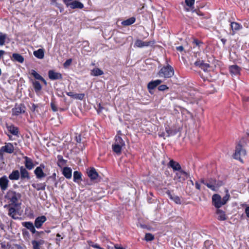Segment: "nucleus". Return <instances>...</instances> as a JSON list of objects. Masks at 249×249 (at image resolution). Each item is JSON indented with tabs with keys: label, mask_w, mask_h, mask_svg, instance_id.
Listing matches in <instances>:
<instances>
[{
	"label": "nucleus",
	"mask_w": 249,
	"mask_h": 249,
	"mask_svg": "<svg viewBox=\"0 0 249 249\" xmlns=\"http://www.w3.org/2000/svg\"><path fill=\"white\" fill-rule=\"evenodd\" d=\"M21 196L20 193L12 190H9L5 195V198L7 200L9 203L8 205H9V206H20L21 204L18 202V201Z\"/></svg>",
	"instance_id": "f257e3e1"
},
{
	"label": "nucleus",
	"mask_w": 249,
	"mask_h": 249,
	"mask_svg": "<svg viewBox=\"0 0 249 249\" xmlns=\"http://www.w3.org/2000/svg\"><path fill=\"white\" fill-rule=\"evenodd\" d=\"M121 131L117 132V134L115 137V142L112 145L113 151L118 155L122 153V148L125 146V142L122 138Z\"/></svg>",
	"instance_id": "f03ea898"
},
{
	"label": "nucleus",
	"mask_w": 249,
	"mask_h": 249,
	"mask_svg": "<svg viewBox=\"0 0 249 249\" xmlns=\"http://www.w3.org/2000/svg\"><path fill=\"white\" fill-rule=\"evenodd\" d=\"M158 74L160 77H163L165 78H170L174 75V70L171 66L167 65L166 66L163 67L159 71Z\"/></svg>",
	"instance_id": "7ed1b4c3"
},
{
	"label": "nucleus",
	"mask_w": 249,
	"mask_h": 249,
	"mask_svg": "<svg viewBox=\"0 0 249 249\" xmlns=\"http://www.w3.org/2000/svg\"><path fill=\"white\" fill-rule=\"evenodd\" d=\"M246 151L243 148V146L238 143L235 147V152L233 154V157L234 159L239 160L241 163H243L244 161L241 158V156L246 155Z\"/></svg>",
	"instance_id": "20e7f679"
},
{
	"label": "nucleus",
	"mask_w": 249,
	"mask_h": 249,
	"mask_svg": "<svg viewBox=\"0 0 249 249\" xmlns=\"http://www.w3.org/2000/svg\"><path fill=\"white\" fill-rule=\"evenodd\" d=\"M5 208H7L8 210V214L11 216L13 219H17L18 218L17 216L18 214V211L20 206H15L14 205L9 206V205H5Z\"/></svg>",
	"instance_id": "39448f33"
},
{
	"label": "nucleus",
	"mask_w": 249,
	"mask_h": 249,
	"mask_svg": "<svg viewBox=\"0 0 249 249\" xmlns=\"http://www.w3.org/2000/svg\"><path fill=\"white\" fill-rule=\"evenodd\" d=\"M189 174L181 169L177 172L175 176V179L178 182H183L189 177Z\"/></svg>",
	"instance_id": "423d86ee"
},
{
	"label": "nucleus",
	"mask_w": 249,
	"mask_h": 249,
	"mask_svg": "<svg viewBox=\"0 0 249 249\" xmlns=\"http://www.w3.org/2000/svg\"><path fill=\"white\" fill-rule=\"evenodd\" d=\"M25 112V107L24 104H20L18 106L17 105L12 109V114L13 116H18L20 114L24 113Z\"/></svg>",
	"instance_id": "0eeeda50"
},
{
	"label": "nucleus",
	"mask_w": 249,
	"mask_h": 249,
	"mask_svg": "<svg viewBox=\"0 0 249 249\" xmlns=\"http://www.w3.org/2000/svg\"><path fill=\"white\" fill-rule=\"evenodd\" d=\"M24 166L19 167L20 178L22 180H29L31 179L30 173Z\"/></svg>",
	"instance_id": "6e6552de"
},
{
	"label": "nucleus",
	"mask_w": 249,
	"mask_h": 249,
	"mask_svg": "<svg viewBox=\"0 0 249 249\" xmlns=\"http://www.w3.org/2000/svg\"><path fill=\"white\" fill-rule=\"evenodd\" d=\"M212 203L213 205L217 209H219L223 203L222 202L221 196L218 194H214L212 196Z\"/></svg>",
	"instance_id": "1a4fd4ad"
},
{
	"label": "nucleus",
	"mask_w": 249,
	"mask_h": 249,
	"mask_svg": "<svg viewBox=\"0 0 249 249\" xmlns=\"http://www.w3.org/2000/svg\"><path fill=\"white\" fill-rule=\"evenodd\" d=\"M49 78L51 80H62V74L58 72H56L53 70H49L48 72Z\"/></svg>",
	"instance_id": "9d476101"
},
{
	"label": "nucleus",
	"mask_w": 249,
	"mask_h": 249,
	"mask_svg": "<svg viewBox=\"0 0 249 249\" xmlns=\"http://www.w3.org/2000/svg\"><path fill=\"white\" fill-rule=\"evenodd\" d=\"M7 130L12 135L18 137L19 128L18 127L15 126L13 124H5Z\"/></svg>",
	"instance_id": "9b49d317"
},
{
	"label": "nucleus",
	"mask_w": 249,
	"mask_h": 249,
	"mask_svg": "<svg viewBox=\"0 0 249 249\" xmlns=\"http://www.w3.org/2000/svg\"><path fill=\"white\" fill-rule=\"evenodd\" d=\"M9 181L6 176L4 175L0 178V188L1 191H4L7 189L9 186Z\"/></svg>",
	"instance_id": "f8f14e48"
},
{
	"label": "nucleus",
	"mask_w": 249,
	"mask_h": 249,
	"mask_svg": "<svg viewBox=\"0 0 249 249\" xmlns=\"http://www.w3.org/2000/svg\"><path fill=\"white\" fill-rule=\"evenodd\" d=\"M87 173L91 180H95L99 177L98 172L94 167H90L87 169Z\"/></svg>",
	"instance_id": "ddd939ff"
},
{
	"label": "nucleus",
	"mask_w": 249,
	"mask_h": 249,
	"mask_svg": "<svg viewBox=\"0 0 249 249\" xmlns=\"http://www.w3.org/2000/svg\"><path fill=\"white\" fill-rule=\"evenodd\" d=\"M47 220V218L45 215H42L37 217L35 220V226L37 229H40Z\"/></svg>",
	"instance_id": "4468645a"
},
{
	"label": "nucleus",
	"mask_w": 249,
	"mask_h": 249,
	"mask_svg": "<svg viewBox=\"0 0 249 249\" xmlns=\"http://www.w3.org/2000/svg\"><path fill=\"white\" fill-rule=\"evenodd\" d=\"M29 73L32 75L36 80H40L44 84L45 86L47 85V82L46 80L41 75L38 73L35 70L32 69L30 70Z\"/></svg>",
	"instance_id": "2eb2a0df"
},
{
	"label": "nucleus",
	"mask_w": 249,
	"mask_h": 249,
	"mask_svg": "<svg viewBox=\"0 0 249 249\" xmlns=\"http://www.w3.org/2000/svg\"><path fill=\"white\" fill-rule=\"evenodd\" d=\"M196 67H198L203 70L204 71H207L208 69L210 67V65L208 63H205L203 60H197L195 63Z\"/></svg>",
	"instance_id": "dca6fc26"
},
{
	"label": "nucleus",
	"mask_w": 249,
	"mask_h": 249,
	"mask_svg": "<svg viewBox=\"0 0 249 249\" xmlns=\"http://www.w3.org/2000/svg\"><path fill=\"white\" fill-rule=\"evenodd\" d=\"M154 41H143L141 39H137L135 43V46L138 48L147 47L154 44Z\"/></svg>",
	"instance_id": "f3484780"
},
{
	"label": "nucleus",
	"mask_w": 249,
	"mask_h": 249,
	"mask_svg": "<svg viewBox=\"0 0 249 249\" xmlns=\"http://www.w3.org/2000/svg\"><path fill=\"white\" fill-rule=\"evenodd\" d=\"M23 159L25 160L24 162L25 165L24 167L29 170L33 169L35 166V165L33 163V160L32 159L27 156H24Z\"/></svg>",
	"instance_id": "a211bd4d"
},
{
	"label": "nucleus",
	"mask_w": 249,
	"mask_h": 249,
	"mask_svg": "<svg viewBox=\"0 0 249 249\" xmlns=\"http://www.w3.org/2000/svg\"><path fill=\"white\" fill-rule=\"evenodd\" d=\"M229 69V71L232 76H236L240 74L241 68L236 65L230 66Z\"/></svg>",
	"instance_id": "6ab92c4d"
},
{
	"label": "nucleus",
	"mask_w": 249,
	"mask_h": 249,
	"mask_svg": "<svg viewBox=\"0 0 249 249\" xmlns=\"http://www.w3.org/2000/svg\"><path fill=\"white\" fill-rule=\"evenodd\" d=\"M68 6H70V7L71 9H82L84 8V5L80 1L74 0L69 3L68 2V4H66Z\"/></svg>",
	"instance_id": "aec40b11"
},
{
	"label": "nucleus",
	"mask_w": 249,
	"mask_h": 249,
	"mask_svg": "<svg viewBox=\"0 0 249 249\" xmlns=\"http://www.w3.org/2000/svg\"><path fill=\"white\" fill-rule=\"evenodd\" d=\"M168 166L171 167L174 171H178L182 169L180 164L173 160H171L169 161Z\"/></svg>",
	"instance_id": "412c9836"
},
{
	"label": "nucleus",
	"mask_w": 249,
	"mask_h": 249,
	"mask_svg": "<svg viewBox=\"0 0 249 249\" xmlns=\"http://www.w3.org/2000/svg\"><path fill=\"white\" fill-rule=\"evenodd\" d=\"M20 178V173L18 170H13L8 176L11 180H18Z\"/></svg>",
	"instance_id": "4be33fe9"
},
{
	"label": "nucleus",
	"mask_w": 249,
	"mask_h": 249,
	"mask_svg": "<svg viewBox=\"0 0 249 249\" xmlns=\"http://www.w3.org/2000/svg\"><path fill=\"white\" fill-rule=\"evenodd\" d=\"M22 225L24 227L29 230L32 233L34 234L36 231L35 229L36 227L35 226V224L34 225L32 222H25L22 223Z\"/></svg>",
	"instance_id": "5701e85b"
},
{
	"label": "nucleus",
	"mask_w": 249,
	"mask_h": 249,
	"mask_svg": "<svg viewBox=\"0 0 249 249\" xmlns=\"http://www.w3.org/2000/svg\"><path fill=\"white\" fill-rule=\"evenodd\" d=\"M217 215V219L220 221H224L227 219L228 216L226 215L225 212L222 210L217 209L216 211Z\"/></svg>",
	"instance_id": "b1692460"
},
{
	"label": "nucleus",
	"mask_w": 249,
	"mask_h": 249,
	"mask_svg": "<svg viewBox=\"0 0 249 249\" xmlns=\"http://www.w3.org/2000/svg\"><path fill=\"white\" fill-rule=\"evenodd\" d=\"M162 81L161 80L157 79L154 81H151L148 83L147 85V89L149 90L154 89H155L158 85L160 84Z\"/></svg>",
	"instance_id": "393cba45"
},
{
	"label": "nucleus",
	"mask_w": 249,
	"mask_h": 249,
	"mask_svg": "<svg viewBox=\"0 0 249 249\" xmlns=\"http://www.w3.org/2000/svg\"><path fill=\"white\" fill-rule=\"evenodd\" d=\"M44 243L45 241L43 239L32 240V245L33 246V249H41V246Z\"/></svg>",
	"instance_id": "a878e982"
},
{
	"label": "nucleus",
	"mask_w": 249,
	"mask_h": 249,
	"mask_svg": "<svg viewBox=\"0 0 249 249\" xmlns=\"http://www.w3.org/2000/svg\"><path fill=\"white\" fill-rule=\"evenodd\" d=\"M2 149L7 153L11 154L14 152V147L12 143L8 142L2 146Z\"/></svg>",
	"instance_id": "bb28decb"
},
{
	"label": "nucleus",
	"mask_w": 249,
	"mask_h": 249,
	"mask_svg": "<svg viewBox=\"0 0 249 249\" xmlns=\"http://www.w3.org/2000/svg\"><path fill=\"white\" fill-rule=\"evenodd\" d=\"M231 28L232 30V35H234L235 32L239 31L242 28V25L236 22H231Z\"/></svg>",
	"instance_id": "cd10ccee"
},
{
	"label": "nucleus",
	"mask_w": 249,
	"mask_h": 249,
	"mask_svg": "<svg viewBox=\"0 0 249 249\" xmlns=\"http://www.w3.org/2000/svg\"><path fill=\"white\" fill-rule=\"evenodd\" d=\"M166 193L171 200L174 201L177 204H181V202L179 196L172 195V193L169 190L166 191Z\"/></svg>",
	"instance_id": "c85d7f7f"
},
{
	"label": "nucleus",
	"mask_w": 249,
	"mask_h": 249,
	"mask_svg": "<svg viewBox=\"0 0 249 249\" xmlns=\"http://www.w3.org/2000/svg\"><path fill=\"white\" fill-rule=\"evenodd\" d=\"M12 60L18 62L20 63H22L24 62V58L20 54L17 53H14L12 54L11 57Z\"/></svg>",
	"instance_id": "c756f323"
},
{
	"label": "nucleus",
	"mask_w": 249,
	"mask_h": 249,
	"mask_svg": "<svg viewBox=\"0 0 249 249\" xmlns=\"http://www.w3.org/2000/svg\"><path fill=\"white\" fill-rule=\"evenodd\" d=\"M34 173L38 179H41L46 176V174L39 167H36L34 170Z\"/></svg>",
	"instance_id": "7c9ffc66"
},
{
	"label": "nucleus",
	"mask_w": 249,
	"mask_h": 249,
	"mask_svg": "<svg viewBox=\"0 0 249 249\" xmlns=\"http://www.w3.org/2000/svg\"><path fill=\"white\" fill-rule=\"evenodd\" d=\"M82 175L80 172L75 171L73 172V180L74 182L79 183L82 181Z\"/></svg>",
	"instance_id": "2f4dec72"
},
{
	"label": "nucleus",
	"mask_w": 249,
	"mask_h": 249,
	"mask_svg": "<svg viewBox=\"0 0 249 249\" xmlns=\"http://www.w3.org/2000/svg\"><path fill=\"white\" fill-rule=\"evenodd\" d=\"M62 174L66 178L70 179L72 176V169L70 167H65L63 169Z\"/></svg>",
	"instance_id": "473e14b6"
},
{
	"label": "nucleus",
	"mask_w": 249,
	"mask_h": 249,
	"mask_svg": "<svg viewBox=\"0 0 249 249\" xmlns=\"http://www.w3.org/2000/svg\"><path fill=\"white\" fill-rule=\"evenodd\" d=\"M136 18L134 17H131L126 20H123L121 22V24L124 26H130L135 22Z\"/></svg>",
	"instance_id": "72a5a7b5"
},
{
	"label": "nucleus",
	"mask_w": 249,
	"mask_h": 249,
	"mask_svg": "<svg viewBox=\"0 0 249 249\" xmlns=\"http://www.w3.org/2000/svg\"><path fill=\"white\" fill-rule=\"evenodd\" d=\"M33 87L36 93H39L42 89V86L37 81H34L32 82Z\"/></svg>",
	"instance_id": "f704fd0d"
},
{
	"label": "nucleus",
	"mask_w": 249,
	"mask_h": 249,
	"mask_svg": "<svg viewBox=\"0 0 249 249\" xmlns=\"http://www.w3.org/2000/svg\"><path fill=\"white\" fill-rule=\"evenodd\" d=\"M34 55L38 59H42L44 57V52L43 49H39L34 52Z\"/></svg>",
	"instance_id": "c9c22d12"
},
{
	"label": "nucleus",
	"mask_w": 249,
	"mask_h": 249,
	"mask_svg": "<svg viewBox=\"0 0 249 249\" xmlns=\"http://www.w3.org/2000/svg\"><path fill=\"white\" fill-rule=\"evenodd\" d=\"M104 74V72L102 70L98 68H94L91 71L90 74L92 76H98L102 75Z\"/></svg>",
	"instance_id": "e433bc0d"
},
{
	"label": "nucleus",
	"mask_w": 249,
	"mask_h": 249,
	"mask_svg": "<svg viewBox=\"0 0 249 249\" xmlns=\"http://www.w3.org/2000/svg\"><path fill=\"white\" fill-rule=\"evenodd\" d=\"M57 165L59 167H62L64 166L67 163V160L63 159V156L60 155H58L57 156Z\"/></svg>",
	"instance_id": "4c0bfd02"
},
{
	"label": "nucleus",
	"mask_w": 249,
	"mask_h": 249,
	"mask_svg": "<svg viewBox=\"0 0 249 249\" xmlns=\"http://www.w3.org/2000/svg\"><path fill=\"white\" fill-rule=\"evenodd\" d=\"M32 186L34 188H36L38 191L44 190L46 188V184L45 183H38L36 185H35V184H33Z\"/></svg>",
	"instance_id": "58836bf2"
},
{
	"label": "nucleus",
	"mask_w": 249,
	"mask_h": 249,
	"mask_svg": "<svg viewBox=\"0 0 249 249\" xmlns=\"http://www.w3.org/2000/svg\"><path fill=\"white\" fill-rule=\"evenodd\" d=\"M200 181L201 183L206 185L208 188H210L212 190H215V187L213 183V184L208 183V182H206L204 178H201Z\"/></svg>",
	"instance_id": "ea45409f"
},
{
	"label": "nucleus",
	"mask_w": 249,
	"mask_h": 249,
	"mask_svg": "<svg viewBox=\"0 0 249 249\" xmlns=\"http://www.w3.org/2000/svg\"><path fill=\"white\" fill-rule=\"evenodd\" d=\"M6 38V35L0 32V46H3L4 44Z\"/></svg>",
	"instance_id": "a19ab883"
},
{
	"label": "nucleus",
	"mask_w": 249,
	"mask_h": 249,
	"mask_svg": "<svg viewBox=\"0 0 249 249\" xmlns=\"http://www.w3.org/2000/svg\"><path fill=\"white\" fill-rule=\"evenodd\" d=\"M154 239V236L152 234L150 233H147L145 234V240L146 241H151L153 240Z\"/></svg>",
	"instance_id": "79ce46f5"
},
{
	"label": "nucleus",
	"mask_w": 249,
	"mask_h": 249,
	"mask_svg": "<svg viewBox=\"0 0 249 249\" xmlns=\"http://www.w3.org/2000/svg\"><path fill=\"white\" fill-rule=\"evenodd\" d=\"M98 108L96 109L97 112L98 114H100L102 112L103 110L106 109V110H107V109H106L104 107H103L101 103H99L97 105Z\"/></svg>",
	"instance_id": "37998d69"
},
{
	"label": "nucleus",
	"mask_w": 249,
	"mask_h": 249,
	"mask_svg": "<svg viewBox=\"0 0 249 249\" xmlns=\"http://www.w3.org/2000/svg\"><path fill=\"white\" fill-rule=\"evenodd\" d=\"M165 131L167 134L166 135L167 137H169L171 135H174L175 134V133L173 131L171 130L169 127H166L165 128Z\"/></svg>",
	"instance_id": "c03bdc74"
},
{
	"label": "nucleus",
	"mask_w": 249,
	"mask_h": 249,
	"mask_svg": "<svg viewBox=\"0 0 249 249\" xmlns=\"http://www.w3.org/2000/svg\"><path fill=\"white\" fill-rule=\"evenodd\" d=\"M71 63L72 59L71 58L68 59L64 63L63 66L64 68H67L71 65Z\"/></svg>",
	"instance_id": "a18cd8bd"
},
{
	"label": "nucleus",
	"mask_w": 249,
	"mask_h": 249,
	"mask_svg": "<svg viewBox=\"0 0 249 249\" xmlns=\"http://www.w3.org/2000/svg\"><path fill=\"white\" fill-rule=\"evenodd\" d=\"M85 97V94L84 93H76L75 94V99L83 100Z\"/></svg>",
	"instance_id": "49530a36"
},
{
	"label": "nucleus",
	"mask_w": 249,
	"mask_h": 249,
	"mask_svg": "<svg viewBox=\"0 0 249 249\" xmlns=\"http://www.w3.org/2000/svg\"><path fill=\"white\" fill-rule=\"evenodd\" d=\"M51 107L52 110L54 112H56L58 110L57 107L53 101H52L51 103Z\"/></svg>",
	"instance_id": "de8ad7c7"
},
{
	"label": "nucleus",
	"mask_w": 249,
	"mask_h": 249,
	"mask_svg": "<svg viewBox=\"0 0 249 249\" xmlns=\"http://www.w3.org/2000/svg\"><path fill=\"white\" fill-rule=\"evenodd\" d=\"M185 2L186 3V4L188 6L191 7L193 5H194V4L195 3V0H185Z\"/></svg>",
	"instance_id": "09e8293b"
},
{
	"label": "nucleus",
	"mask_w": 249,
	"mask_h": 249,
	"mask_svg": "<svg viewBox=\"0 0 249 249\" xmlns=\"http://www.w3.org/2000/svg\"><path fill=\"white\" fill-rule=\"evenodd\" d=\"M168 89L169 88L166 85H161L158 87V89L160 91H164Z\"/></svg>",
	"instance_id": "8fccbe9b"
},
{
	"label": "nucleus",
	"mask_w": 249,
	"mask_h": 249,
	"mask_svg": "<svg viewBox=\"0 0 249 249\" xmlns=\"http://www.w3.org/2000/svg\"><path fill=\"white\" fill-rule=\"evenodd\" d=\"M230 198V195L229 194H226L222 199V203H223V205L225 204L228 201L229 199Z\"/></svg>",
	"instance_id": "3c124183"
},
{
	"label": "nucleus",
	"mask_w": 249,
	"mask_h": 249,
	"mask_svg": "<svg viewBox=\"0 0 249 249\" xmlns=\"http://www.w3.org/2000/svg\"><path fill=\"white\" fill-rule=\"evenodd\" d=\"M245 206L246 208L245 209V213L246 214V216L247 217L249 218V206L244 204L243 205V206Z\"/></svg>",
	"instance_id": "603ef678"
},
{
	"label": "nucleus",
	"mask_w": 249,
	"mask_h": 249,
	"mask_svg": "<svg viewBox=\"0 0 249 249\" xmlns=\"http://www.w3.org/2000/svg\"><path fill=\"white\" fill-rule=\"evenodd\" d=\"M193 43L195 44L197 46H199V44H202V42L197 39H194L193 41Z\"/></svg>",
	"instance_id": "864d4df0"
},
{
	"label": "nucleus",
	"mask_w": 249,
	"mask_h": 249,
	"mask_svg": "<svg viewBox=\"0 0 249 249\" xmlns=\"http://www.w3.org/2000/svg\"><path fill=\"white\" fill-rule=\"evenodd\" d=\"M195 187H196V188L197 190H198L199 191H200L201 190V186H200V184L199 183V182L198 181H196L195 182Z\"/></svg>",
	"instance_id": "5fc2aeb1"
},
{
	"label": "nucleus",
	"mask_w": 249,
	"mask_h": 249,
	"mask_svg": "<svg viewBox=\"0 0 249 249\" xmlns=\"http://www.w3.org/2000/svg\"><path fill=\"white\" fill-rule=\"evenodd\" d=\"M91 246L94 248L98 249H104L103 248L101 247L98 244H95L94 245H91Z\"/></svg>",
	"instance_id": "6e6d98bb"
},
{
	"label": "nucleus",
	"mask_w": 249,
	"mask_h": 249,
	"mask_svg": "<svg viewBox=\"0 0 249 249\" xmlns=\"http://www.w3.org/2000/svg\"><path fill=\"white\" fill-rule=\"evenodd\" d=\"M176 50L180 52H182L184 51V48L182 46H179L176 47Z\"/></svg>",
	"instance_id": "4d7b16f0"
},
{
	"label": "nucleus",
	"mask_w": 249,
	"mask_h": 249,
	"mask_svg": "<svg viewBox=\"0 0 249 249\" xmlns=\"http://www.w3.org/2000/svg\"><path fill=\"white\" fill-rule=\"evenodd\" d=\"M75 140L77 142L80 143L81 142V136L80 135L75 137Z\"/></svg>",
	"instance_id": "13d9d810"
},
{
	"label": "nucleus",
	"mask_w": 249,
	"mask_h": 249,
	"mask_svg": "<svg viewBox=\"0 0 249 249\" xmlns=\"http://www.w3.org/2000/svg\"><path fill=\"white\" fill-rule=\"evenodd\" d=\"M67 95L73 98L75 97V94H74L72 92H67Z\"/></svg>",
	"instance_id": "bf43d9fd"
},
{
	"label": "nucleus",
	"mask_w": 249,
	"mask_h": 249,
	"mask_svg": "<svg viewBox=\"0 0 249 249\" xmlns=\"http://www.w3.org/2000/svg\"><path fill=\"white\" fill-rule=\"evenodd\" d=\"M216 182V181L215 179H211V180H209V182H208V183L213 184V183L214 186L215 187Z\"/></svg>",
	"instance_id": "052dcab7"
},
{
	"label": "nucleus",
	"mask_w": 249,
	"mask_h": 249,
	"mask_svg": "<svg viewBox=\"0 0 249 249\" xmlns=\"http://www.w3.org/2000/svg\"><path fill=\"white\" fill-rule=\"evenodd\" d=\"M0 247L1 248L0 249H6V245L4 243H0Z\"/></svg>",
	"instance_id": "680f3d73"
},
{
	"label": "nucleus",
	"mask_w": 249,
	"mask_h": 249,
	"mask_svg": "<svg viewBox=\"0 0 249 249\" xmlns=\"http://www.w3.org/2000/svg\"><path fill=\"white\" fill-rule=\"evenodd\" d=\"M35 233L36 234V236H39L40 234H44V232L43 231H36V232Z\"/></svg>",
	"instance_id": "e2e57ef3"
},
{
	"label": "nucleus",
	"mask_w": 249,
	"mask_h": 249,
	"mask_svg": "<svg viewBox=\"0 0 249 249\" xmlns=\"http://www.w3.org/2000/svg\"><path fill=\"white\" fill-rule=\"evenodd\" d=\"M116 249H124L123 247L119 246L118 244H116L114 246Z\"/></svg>",
	"instance_id": "0e129e2a"
},
{
	"label": "nucleus",
	"mask_w": 249,
	"mask_h": 249,
	"mask_svg": "<svg viewBox=\"0 0 249 249\" xmlns=\"http://www.w3.org/2000/svg\"><path fill=\"white\" fill-rule=\"evenodd\" d=\"M196 13L197 15L199 16H203L204 15V14L199 10L196 11Z\"/></svg>",
	"instance_id": "69168bd1"
},
{
	"label": "nucleus",
	"mask_w": 249,
	"mask_h": 249,
	"mask_svg": "<svg viewBox=\"0 0 249 249\" xmlns=\"http://www.w3.org/2000/svg\"><path fill=\"white\" fill-rule=\"evenodd\" d=\"M4 53L5 51H4L3 50H0V59L2 58Z\"/></svg>",
	"instance_id": "338daca9"
},
{
	"label": "nucleus",
	"mask_w": 249,
	"mask_h": 249,
	"mask_svg": "<svg viewBox=\"0 0 249 249\" xmlns=\"http://www.w3.org/2000/svg\"><path fill=\"white\" fill-rule=\"evenodd\" d=\"M37 167H39L41 169V170H43V169L45 168V166L44 164L41 163L40 164L39 166H38Z\"/></svg>",
	"instance_id": "774afa93"
}]
</instances>
